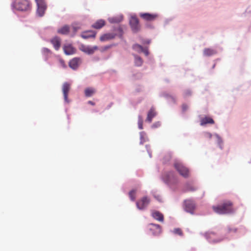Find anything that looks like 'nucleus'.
<instances>
[{
	"mask_svg": "<svg viewBox=\"0 0 251 251\" xmlns=\"http://www.w3.org/2000/svg\"><path fill=\"white\" fill-rule=\"evenodd\" d=\"M212 209L218 214H227L234 212L233 203L229 201H224L220 205L213 206Z\"/></svg>",
	"mask_w": 251,
	"mask_h": 251,
	"instance_id": "f257e3e1",
	"label": "nucleus"
},
{
	"mask_svg": "<svg viewBox=\"0 0 251 251\" xmlns=\"http://www.w3.org/2000/svg\"><path fill=\"white\" fill-rule=\"evenodd\" d=\"M13 6L17 10L27 11L30 8V4L28 0H16Z\"/></svg>",
	"mask_w": 251,
	"mask_h": 251,
	"instance_id": "f03ea898",
	"label": "nucleus"
},
{
	"mask_svg": "<svg viewBox=\"0 0 251 251\" xmlns=\"http://www.w3.org/2000/svg\"><path fill=\"white\" fill-rule=\"evenodd\" d=\"M174 167L180 175L184 177H187L189 175L188 168L184 166L181 162H176L174 164Z\"/></svg>",
	"mask_w": 251,
	"mask_h": 251,
	"instance_id": "7ed1b4c3",
	"label": "nucleus"
},
{
	"mask_svg": "<svg viewBox=\"0 0 251 251\" xmlns=\"http://www.w3.org/2000/svg\"><path fill=\"white\" fill-rule=\"evenodd\" d=\"M129 24L132 30L134 32H136L140 30V25H139V20L135 16L131 17L129 20Z\"/></svg>",
	"mask_w": 251,
	"mask_h": 251,
	"instance_id": "20e7f679",
	"label": "nucleus"
},
{
	"mask_svg": "<svg viewBox=\"0 0 251 251\" xmlns=\"http://www.w3.org/2000/svg\"><path fill=\"white\" fill-rule=\"evenodd\" d=\"M184 203V209L187 212L193 214L196 207V204L194 201L191 200H185Z\"/></svg>",
	"mask_w": 251,
	"mask_h": 251,
	"instance_id": "39448f33",
	"label": "nucleus"
},
{
	"mask_svg": "<svg viewBox=\"0 0 251 251\" xmlns=\"http://www.w3.org/2000/svg\"><path fill=\"white\" fill-rule=\"evenodd\" d=\"M150 202V199L147 197H144L136 202V206L140 210L145 209Z\"/></svg>",
	"mask_w": 251,
	"mask_h": 251,
	"instance_id": "423d86ee",
	"label": "nucleus"
},
{
	"mask_svg": "<svg viewBox=\"0 0 251 251\" xmlns=\"http://www.w3.org/2000/svg\"><path fill=\"white\" fill-rule=\"evenodd\" d=\"M79 50L88 54H92L98 50V47L96 46L91 47L82 44L79 47Z\"/></svg>",
	"mask_w": 251,
	"mask_h": 251,
	"instance_id": "0eeeda50",
	"label": "nucleus"
},
{
	"mask_svg": "<svg viewBox=\"0 0 251 251\" xmlns=\"http://www.w3.org/2000/svg\"><path fill=\"white\" fill-rule=\"evenodd\" d=\"M71 89V84L68 82H65L62 86V92L64 99L65 102L68 103L69 100L68 99V95Z\"/></svg>",
	"mask_w": 251,
	"mask_h": 251,
	"instance_id": "6e6552de",
	"label": "nucleus"
},
{
	"mask_svg": "<svg viewBox=\"0 0 251 251\" xmlns=\"http://www.w3.org/2000/svg\"><path fill=\"white\" fill-rule=\"evenodd\" d=\"M149 228L153 235H158L161 232V227L159 225L151 224Z\"/></svg>",
	"mask_w": 251,
	"mask_h": 251,
	"instance_id": "1a4fd4ad",
	"label": "nucleus"
},
{
	"mask_svg": "<svg viewBox=\"0 0 251 251\" xmlns=\"http://www.w3.org/2000/svg\"><path fill=\"white\" fill-rule=\"evenodd\" d=\"M140 16L143 19L147 21H153L157 17V14L150 13H141Z\"/></svg>",
	"mask_w": 251,
	"mask_h": 251,
	"instance_id": "9d476101",
	"label": "nucleus"
},
{
	"mask_svg": "<svg viewBox=\"0 0 251 251\" xmlns=\"http://www.w3.org/2000/svg\"><path fill=\"white\" fill-rule=\"evenodd\" d=\"M115 33H107L100 36V40L102 42L114 39L116 36Z\"/></svg>",
	"mask_w": 251,
	"mask_h": 251,
	"instance_id": "9b49d317",
	"label": "nucleus"
},
{
	"mask_svg": "<svg viewBox=\"0 0 251 251\" xmlns=\"http://www.w3.org/2000/svg\"><path fill=\"white\" fill-rule=\"evenodd\" d=\"M63 50L67 55L74 54L76 51V50L71 45H65L63 47Z\"/></svg>",
	"mask_w": 251,
	"mask_h": 251,
	"instance_id": "f8f14e48",
	"label": "nucleus"
},
{
	"mask_svg": "<svg viewBox=\"0 0 251 251\" xmlns=\"http://www.w3.org/2000/svg\"><path fill=\"white\" fill-rule=\"evenodd\" d=\"M80 59L79 58H74L69 62V66L73 69H76L80 63Z\"/></svg>",
	"mask_w": 251,
	"mask_h": 251,
	"instance_id": "ddd939ff",
	"label": "nucleus"
},
{
	"mask_svg": "<svg viewBox=\"0 0 251 251\" xmlns=\"http://www.w3.org/2000/svg\"><path fill=\"white\" fill-rule=\"evenodd\" d=\"M51 42L56 50H58L60 47L61 40L60 38L58 37H55L51 39Z\"/></svg>",
	"mask_w": 251,
	"mask_h": 251,
	"instance_id": "4468645a",
	"label": "nucleus"
},
{
	"mask_svg": "<svg viewBox=\"0 0 251 251\" xmlns=\"http://www.w3.org/2000/svg\"><path fill=\"white\" fill-rule=\"evenodd\" d=\"M214 120L210 117H205L201 120V125L204 126L206 124H214Z\"/></svg>",
	"mask_w": 251,
	"mask_h": 251,
	"instance_id": "2eb2a0df",
	"label": "nucleus"
},
{
	"mask_svg": "<svg viewBox=\"0 0 251 251\" xmlns=\"http://www.w3.org/2000/svg\"><path fill=\"white\" fill-rule=\"evenodd\" d=\"M37 5V13L39 16H43L46 9V4H41Z\"/></svg>",
	"mask_w": 251,
	"mask_h": 251,
	"instance_id": "dca6fc26",
	"label": "nucleus"
},
{
	"mask_svg": "<svg viewBox=\"0 0 251 251\" xmlns=\"http://www.w3.org/2000/svg\"><path fill=\"white\" fill-rule=\"evenodd\" d=\"M123 16L120 15L109 18L108 20L110 23H118L121 22L123 20Z\"/></svg>",
	"mask_w": 251,
	"mask_h": 251,
	"instance_id": "f3484780",
	"label": "nucleus"
},
{
	"mask_svg": "<svg viewBox=\"0 0 251 251\" xmlns=\"http://www.w3.org/2000/svg\"><path fill=\"white\" fill-rule=\"evenodd\" d=\"M105 24V21L103 20H99L96 21L93 25L92 27L96 29H100Z\"/></svg>",
	"mask_w": 251,
	"mask_h": 251,
	"instance_id": "a211bd4d",
	"label": "nucleus"
},
{
	"mask_svg": "<svg viewBox=\"0 0 251 251\" xmlns=\"http://www.w3.org/2000/svg\"><path fill=\"white\" fill-rule=\"evenodd\" d=\"M152 216L153 218L160 222H163L164 219L163 215L158 211H154L152 213Z\"/></svg>",
	"mask_w": 251,
	"mask_h": 251,
	"instance_id": "6ab92c4d",
	"label": "nucleus"
},
{
	"mask_svg": "<svg viewBox=\"0 0 251 251\" xmlns=\"http://www.w3.org/2000/svg\"><path fill=\"white\" fill-rule=\"evenodd\" d=\"M95 36L96 33L92 31L84 32L81 35V37L84 39H88L91 37L94 38Z\"/></svg>",
	"mask_w": 251,
	"mask_h": 251,
	"instance_id": "aec40b11",
	"label": "nucleus"
},
{
	"mask_svg": "<svg viewBox=\"0 0 251 251\" xmlns=\"http://www.w3.org/2000/svg\"><path fill=\"white\" fill-rule=\"evenodd\" d=\"M156 115V112L154 108H151L149 111L147 115V121L151 123L152 118Z\"/></svg>",
	"mask_w": 251,
	"mask_h": 251,
	"instance_id": "412c9836",
	"label": "nucleus"
},
{
	"mask_svg": "<svg viewBox=\"0 0 251 251\" xmlns=\"http://www.w3.org/2000/svg\"><path fill=\"white\" fill-rule=\"evenodd\" d=\"M69 26L68 25H66L62 26V27H61L60 28H59L58 30V33H60L61 34H64V35L68 34L69 33Z\"/></svg>",
	"mask_w": 251,
	"mask_h": 251,
	"instance_id": "4be33fe9",
	"label": "nucleus"
},
{
	"mask_svg": "<svg viewBox=\"0 0 251 251\" xmlns=\"http://www.w3.org/2000/svg\"><path fill=\"white\" fill-rule=\"evenodd\" d=\"M216 53V51L212 49L206 48L203 50V54L205 56H211Z\"/></svg>",
	"mask_w": 251,
	"mask_h": 251,
	"instance_id": "5701e85b",
	"label": "nucleus"
},
{
	"mask_svg": "<svg viewBox=\"0 0 251 251\" xmlns=\"http://www.w3.org/2000/svg\"><path fill=\"white\" fill-rule=\"evenodd\" d=\"M96 91L95 89L92 88H87L85 90V95L86 97H89L92 96Z\"/></svg>",
	"mask_w": 251,
	"mask_h": 251,
	"instance_id": "b1692460",
	"label": "nucleus"
},
{
	"mask_svg": "<svg viewBox=\"0 0 251 251\" xmlns=\"http://www.w3.org/2000/svg\"><path fill=\"white\" fill-rule=\"evenodd\" d=\"M135 57V64L136 66H141L143 64V60L142 58L137 56V55H134Z\"/></svg>",
	"mask_w": 251,
	"mask_h": 251,
	"instance_id": "393cba45",
	"label": "nucleus"
},
{
	"mask_svg": "<svg viewBox=\"0 0 251 251\" xmlns=\"http://www.w3.org/2000/svg\"><path fill=\"white\" fill-rule=\"evenodd\" d=\"M140 143L143 144L147 140V137L145 132L142 131L140 133Z\"/></svg>",
	"mask_w": 251,
	"mask_h": 251,
	"instance_id": "a878e982",
	"label": "nucleus"
},
{
	"mask_svg": "<svg viewBox=\"0 0 251 251\" xmlns=\"http://www.w3.org/2000/svg\"><path fill=\"white\" fill-rule=\"evenodd\" d=\"M143 47L138 44H135L133 46V49L138 52H141V51L143 50Z\"/></svg>",
	"mask_w": 251,
	"mask_h": 251,
	"instance_id": "bb28decb",
	"label": "nucleus"
},
{
	"mask_svg": "<svg viewBox=\"0 0 251 251\" xmlns=\"http://www.w3.org/2000/svg\"><path fill=\"white\" fill-rule=\"evenodd\" d=\"M129 196L130 198V200L132 201H134L136 198V191L135 190H131L129 192Z\"/></svg>",
	"mask_w": 251,
	"mask_h": 251,
	"instance_id": "cd10ccee",
	"label": "nucleus"
},
{
	"mask_svg": "<svg viewBox=\"0 0 251 251\" xmlns=\"http://www.w3.org/2000/svg\"><path fill=\"white\" fill-rule=\"evenodd\" d=\"M173 232L175 234H178L180 236L183 235V232H182L181 229L180 228H178L174 229L173 230Z\"/></svg>",
	"mask_w": 251,
	"mask_h": 251,
	"instance_id": "c85d7f7f",
	"label": "nucleus"
},
{
	"mask_svg": "<svg viewBox=\"0 0 251 251\" xmlns=\"http://www.w3.org/2000/svg\"><path fill=\"white\" fill-rule=\"evenodd\" d=\"M143 120H142L141 117L139 116V120H138V127L139 129H143Z\"/></svg>",
	"mask_w": 251,
	"mask_h": 251,
	"instance_id": "c756f323",
	"label": "nucleus"
},
{
	"mask_svg": "<svg viewBox=\"0 0 251 251\" xmlns=\"http://www.w3.org/2000/svg\"><path fill=\"white\" fill-rule=\"evenodd\" d=\"M185 97H187L191 95V91L190 90H185L183 92Z\"/></svg>",
	"mask_w": 251,
	"mask_h": 251,
	"instance_id": "7c9ffc66",
	"label": "nucleus"
},
{
	"mask_svg": "<svg viewBox=\"0 0 251 251\" xmlns=\"http://www.w3.org/2000/svg\"><path fill=\"white\" fill-rule=\"evenodd\" d=\"M196 190V188L193 186L188 187L185 190V191H194Z\"/></svg>",
	"mask_w": 251,
	"mask_h": 251,
	"instance_id": "2f4dec72",
	"label": "nucleus"
},
{
	"mask_svg": "<svg viewBox=\"0 0 251 251\" xmlns=\"http://www.w3.org/2000/svg\"><path fill=\"white\" fill-rule=\"evenodd\" d=\"M37 5L46 4L45 0H35Z\"/></svg>",
	"mask_w": 251,
	"mask_h": 251,
	"instance_id": "473e14b6",
	"label": "nucleus"
},
{
	"mask_svg": "<svg viewBox=\"0 0 251 251\" xmlns=\"http://www.w3.org/2000/svg\"><path fill=\"white\" fill-rule=\"evenodd\" d=\"M204 136L205 138L210 139L212 137L211 133L206 132L204 133Z\"/></svg>",
	"mask_w": 251,
	"mask_h": 251,
	"instance_id": "72a5a7b5",
	"label": "nucleus"
},
{
	"mask_svg": "<svg viewBox=\"0 0 251 251\" xmlns=\"http://www.w3.org/2000/svg\"><path fill=\"white\" fill-rule=\"evenodd\" d=\"M145 53V54L147 56L149 54V52L147 49L143 48V50L141 51Z\"/></svg>",
	"mask_w": 251,
	"mask_h": 251,
	"instance_id": "f704fd0d",
	"label": "nucleus"
},
{
	"mask_svg": "<svg viewBox=\"0 0 251 251\" xmlns=\"http://www.w3.org/2000/svg\"><path fill=\"white\" fill-rule=\"evenodd\" d=\"M182 109L183 111H186L187 108H188V106L186 104H183L182 105Z\"/></svg>",
	"mask_w": 251,
	"mask_h": 251,
	"instance_id": "c9c22d12",
	"label": "nucleus"
},
{
	"mask_svg": "<svg viewBox=\"0 0 251 251\" xmlns=\"http://www.w3.org/2000/svg\"><path fill=\"white\" fill-rule=\"evenodd\" d=\"M115 31L118 32L119 33H121L122 31V29L121 27H119L115 29Z\"/></svg>",
	"mask_w": 251,
	"mask_h": 251,
	"instance_id": "e433bc0d",
	"label": "nucleus"
},
{
	"mask_svg": "<svg viewBox=\"0 0 251 251\" xmlns=\"http://www.w3.org/2000/svg\"><path fill=\"white\" fill-rule=\"evenodd\" d=\"M43 52H44V53H48V52H50V51L49 49H46V48H44L43 49Z\"/></svg>",
	"mask_w": 251,
	"mask_h": 251,
	"instance_id": "4c0bfd02",
	"label": "nucleus"
},
{
	"mask_svg": "<svg viewBox=\"0 0 251 251\" xmlns=\"http://www.w3.org/2000/svg\"><path fill=\"white\" fill-rule=\"evenodd\" d=\"M78 28H79L78 27H75V26H74L73 27L74 32H76L77 31V30L78 29Z\"/></svg>",
	"mask_w": 251,
	"mask_h": 251,
	"instance_id": "58836bf2",
	"label": "nucleus"
},
{
	"mask_svg": "<svg viewBox=\"0 0 251 251\" xmlns=\"http://www.w3.org/2000/svg\"><path fill=\"white\" fill-rule=\"evenodd\" d=\"M88 103L92 105H93V106L95 105V103L91 100L88 101Z\"/></svg>",
	"mask_w": 251,
	"mask_h": 251,
	"instance_id": "ea45409f",
	"label": "nucleus"
},
{
	"mask_svg": "<svg viewBox=\"0 0 251 251\" xmlns=\"http://www.w3.org/2000/svg\"><path fill=\"white\" fill-rule=\"evenodd\" d=\"M165 181L166 182H168L169 181H170V178H166Z\"/></svg>",
	"mask_w": 251,
	"mask_h": 251,
	"instance_id": "a19ab883",
	"label": "nucleus"
},
{
	"mask_svg": "<svg viewBox=\"0 0 251 251\" xmlns=\"http://www.w3.org/2000/svg\"><path fill=\"white\" fill-rule=\"evenodd\" d=\"M216 136L217 137L219 140H221V138H220V137L218 135H216Z\"/></svg>",
	"mask_w": 251,
	"mask_h": 251,
	"instance_id": "79ce46f5",
	"label": "nucleus"
}]
</instances>
